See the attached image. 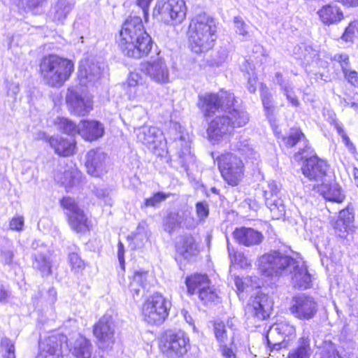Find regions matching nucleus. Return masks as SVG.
I'll return each instance as SVG.
<instances>
[{
	"instance_id": "24",
	"label": "nucleus",
	"mask_w": 358,
	"mask_h": 358,
	"mask_svg": "<svg viewBox=\"0 0 358 358\" xmlns=\"http://www.w3.org/2000/svg\"><path fill=\"white\" fill-rule=\"evenodd\" d=\"M81 179V173L73 166H69L64 171L58 170L55 175L57 183L64 186L67 192L77 186Z\"/></svg>"
},
{
	"instance_id": "43",
	"label": "nucleus",
	"mask_w": 358,
	"mask_h": 358,
	"mask_svg": "<svg viewBox=\"0 0 358 358\" xmlns=\"http://www.w3.org/2000/svg\"><path fill=\"white\" fill-rule=\"evenodd\" d=\"M234 148L241 152L242 155H245L248 157L252 155L253 152V148H252L249 140L243 136H241L234 144Z\"/></svg>"
},
{
	"instance_id": "5",
	"label": "nucleus",
	"mask_w": 358,
	"mask_h": 358,
	"mask_svg": "<svg viewBox=\"0 0 358 358\" xmlns=\"http://www.w3.org/2000/svg\"><path fill=\"white\" fill-rule=\"evenodd\" d=\"M171 301L159 292L153 294L143 305L142 315L150 324L161 325L169 316Z\"/></svg>"
},
{
	"instance_id": "51",
	"label": "nucleus",
	"mask_w": 358,
	"mask_h": 358,
	"mask_svg": "<svg viewBox=\"0 0 358 358\" xmlns=\"http://www.w3.org/2000/svg\"><path fill=\"white\" fill-rule=\"evenodd\" d=\"M280 187L278 184L274 181H270L268 182L266 187L264 189V196L265 201H267V198H275L279 197L278 194L280 193Z\"/></svg>"
},
{
	"instance_id": "45",
	"label": "nucleus",
	"mask_w": 358,
	"mask_h": 358,
	"mask_svg": "<svg viewBox=\"0 0 358 358\" xmlns=\"http://www.w3.org/2000/svg\"><path fill=\"white\" fill-rule=\"evenodd\" d=\"M134 243L136 244L135 248H141L144 243L146 242L148 239V231L144 227V226L138 225L136 229V231L134 234L133 238Z\"/></svg>"
},
{
	"instance_id": "22",
	"label": "nucleus",
	"mask_w": 358,
	"mask_h": 358,
	"mask_svg": "<svg viewBox=\"0 0 358 358\" xmlns=\"http://www.w3.org/2000/svg\"><path fill=\"white\" fill-rule=\"evenodd\" d=\"M66 101L71 109L78 115H85L92 108L91 99L83 97L73 88L68 90Z\"/></svg>"
},
{
	"instance_id": "11",
	"label": "nucleus",
	"mask_w": 358,
	"mask_h": 358,
	"mask_svg": "<svg viewBox=\"0 0 358 358\" xmlns=\"http://www.w3.org/2000/svg\"><path fill=\"white\" fill-rule=\"evenodd\" d=\"M289 310L299 320H310L317 313L318 305L313 297L303 294H298L292 298Z\"/></svg>"
},
{
	"instance_id": "34",
	"label": "nucleus",
	"mask_w": 358,
	"mask_h": 358,
	"mask_svg": "<svg viewBox=\"0 0 358 358\" xmlns=\"http://www.w3.org/2000/svg\"><path fill=\"white\" fill-rule=\"evenodd\" d=\"M178 252L185 259L195 255L198 252V246L194 237L186 235L182 238L180 244L176 245Z\"/></svg>"
},
{
	"instance_id": "56",
	"label": "nucleus",
	"mask_w": 358,
	"mask_h": 358,
	"mask_svg": "<svg viewBox=\"0 0 358 358\" xmlns=\"http://www.w3.org/2000/svg\"><path fill=\"white\" fill-rule=\"evenodd\" d=\"M1 345L6 350L4 358H15L14 343L8 338L1 339Z\"/></svg>"
},
{
	"instance_id": "64",
	"label": "nucleus",
	"mask_w": 358,
	"mask_h": 358,
	"mask_svg": "<svg viewBox=\"0 0 358 358\" xmlns=\"http://www.w3.org/2000/svg\"><path fill=\"white\" fill-rule=\"evenodd\" d=\"M24 225V217L22 216L13 217L10 222V229L21 231Z\"/></svg>"
},
{
	"instance_id": "55",
	"label": "nucleus",
	"mask_w": 358,
	"mask_h": 358,
	"mask_svg": "<svg viewBox=\"0 0 358 358\" xmlns=\"http://www.w3.org/2000/svg\"><path fill=\"white\" fill-rule=\"evenodd\" d=\"M148 271H143V270H138V271H134L131 279L135 280L137 282V284L138 283L140 284L145 289H146L148 287Z\"/></svg>"
},
{
	"instance_id": "27",
	"label": "nucleus",
	"mask_w": 358,
	"mask_h": 358,
	"mask_svg": "<svg viewBox=\"0 0 358 358\" xmlns=\"http://www.w3.org/2000/svg\"><path fill=\"white\" fill-rule=\"evenodd\" d=\"M317 14L320 20L326 25L339 22L343 18L341 8L336 4H327L318 10Z\"/></svg>"
},
{
	"instance_id": "42",
	"label": "nucleus",
	"mask_w": 358,
	"mask_h": 358,
	"mask_svg": "<svg viewBox=\"0 0 358 358\" xmlns=\"http://www.w3.org/2000/svg\"><path fill=\"white\" fill-rule=\"evenodd\" d=\"M327 188V185L322 183L318 190L323 194L326 199L337 203H341L343 201L345 196L341 193L339 188H337L336 186L330 187L328 188V191L325 192L324 189Z\"/></svg>"
},
{
	"instance_id": "57",
	"label": "nucleus",
	"mask_w": 358,
	"mask_h": 358,
	"mask_svg": "<svg viewBox=\"0 0 358 358\" xmlns=\"http://www.w3.org/2000/svg\"><path fill=\"white\" fill-rule=\"evenodd\" d=\"M167 197V194L162 192H157L152 196L145 199V206L147 207H155L162 201H164Z\"/></svg>"
},
{
	"instance_id": "36",
	"label": "nucleus",
	"mask_w": 358,
	"mask_h": 358,
	"mask_svg": "<svg viewBox=\"0 0 358 358\" xmlns=\"http://www.w3.org/2000/svg\"><path fill=\"white\" fill-rule=\"evenodd\" d=\"M68 217L69 223L73 230L76 232H84L89 230L88 220L83 210L69 214Z\"/></svg>"
},
{
	"instance_id": "33",
	"label": "nucleus",
	"mask_w": 358,
	"mask_h": 358,
	"mask_svg": "<svg viewBox=\"0 0 358 358\" xmlns=\"http://www.w3.org/2000/svg\"><path fill=\"white\" fill-rule=\"evenodd\" d=\"M294 54L296 59L303 61L306 64H313L316 62L319 57L317 50L306 44L296 46L294 49Z\"/></svg>"
},
{
	"instance_id": "7",
	"label": "nucleus",
	"mask_w": 358,
	"mask_h": 358,
	"mask_svg": "<svg viewBox=\"0 0 358 358\" xmlns=\"http://www.w3.org/2000/svg\"><path fill=\"white\" fill-rule=\"evenodd\" d=\"M296 336L294 326L286 320L278 321L270 327L265 336L268 348L271 352L285 348L287 341Z\"/></svg>"
},
{
	"instance_id": "37",
	"label": "nucleus",
	"mask_w": 358,
	"mask_h": 358,
	"mask_svg": "<svg viewBox=\"0 0 358 358\" xmlns=\"http://www.w3.org/2000/svg\"><path fill=\"white\" fill-rule=\"evenodd\" d=\"M176 146L180 147V150L178 151V155L180 160V163L182 166L185 169V170H187L188 164L187 162L189 160L192 159V156L191 155L190 152V143L188 139L183 136H180V138L175 141Z\"/></svg>"
},
{
	"instance_id": "53",
	"label": "nucleus",
	"mask_w": 358,
	"mask_h": 358,
	"mask_svg": "<svg viewBox=\"0 0 358 358\" xmlns=\"http://www.w3.org/2000/svg\"><path fill=\"white\" fill-rule=\"evenodd\" d=\"M333 60L338 62L342 69L343 73L350 69L349 56L346 53L336 54L333 57Z\"/></svg>"
},
{
	"instance_id": "38",
	"label": "nucleus",
	"mask_w": 358,
	"mask_h": 358,
	"mask_svg": "<svg viewBox=\"0 0 358 358\" xmlns=\"http://www.w3.org/2000/svg\"><path fill=\"white\" fill-rule=\"evenodd\" d=\"M265 203L273 219L279 220L285 215V206L280 197L267 198Z\"/></svg>"
},
{
	"instance_id": "32",
	"label": "nucleus",
	"mask_w": 358,
	"mask_h": 358,
	"mask_svg": "<svg viewBox=\"0 0 358 358\" xmlns=\"http://www.w3.org/2000/svg\"><path fill=\"white\" fill-rule=\"evenodd\" d=\"M187 291L190 294H199L208 284H210L208 277L206 274H194L187 277L185 280Z\"/></svg>"
},
{
	"instance_id": "25",
	"label": "nucleus",
	"mask_w": 358,
	"mask_h": 358,
	"mask_svg": "<svg viewBox=\"0 0 358 358\" xmlns=\"http://www.w3.org/2000/svg\"><path fill=\"white\" fill-rule=\"evenodd\" d=\"M282 141L287 147L292 148L297 143H302L303 148H299V150L294 155L296 159H303L306 157L305 152L309 149L308 145L307 139L302 131L297 128H292L287 136L282 138Z\"/></svg>"
},
{
	"instance_id": "31",
	"label": "nucleus",
	"mask_w": 358,
	"mask_h": 358,
	"mask_svg": "<svg viewBox=\"0 0 358 358\" xmlns=\"http://www.w3.org/2000/svg\"><path fill=\"white\" fill-rule=\"evenodd\" d=\"M312 354L309 335L303 333L298 341V346L289 352L288 358H310Z\"/></svg>"
},
{
	"instance_id": "26",
	"label": "nucleus",
	"mask_w": 358,
	"mask_h": 358,
	"mask_svg": "<svg viewBox=\"0 0 358 358\" xmlns=\"http://www.w3.org/2000/svg\"><path fill=\"white\" fill-rule=\"evenodd\" d=\"M78 130L79 135L89 141L96 140L104 134L103 125L96 120L81 121L78 124Z\"/></svg>"
},
{
	"instance_id": "10",
	"label": "nucleus",
	"mask_w": 358,
	"mask_h": 358,
	"mask_svg": "<svg viewBox=\"0 0 358 358\" xmlns=\"http://www.w3.org/2000/svg\"><path fill=\"white\" fill-rule=\"evenodd\" d=\"M41 354L38 358H64L68 352L69 344L66 335L55 333L46 338L39 344Z\"/></svg>"
},
{
	"instance_id": "8",
	"label": "nucleus",
	"mask_w": 358,
	"mask_h": 358,
	"mask_svg": "<svg viewBox=\"0 0 358 358\" xmlns=\"http://www.w3.org/2000/svg\"><path fill=\"white\" fill-rule=\"evenodd\" d=\"M218 168L228 184L236 186L243 177L244 165L242 160L231 152L222 154L217 157Z\"/></svg>"
},
{
	"instance_id": "49",
	"label": "nucleus",
	"mask_w": 358,
	"mask_h": 358,
	"mask_svg": "<svg viewBox=\"0 0 358 358\" xmlns=\"http://www.w3.org/2000/svg\"><path fill=\"white\" fill-rule=\"evenodd\" d=\"M352 227L341 221V220H337L334 225V229L335 231V234L342 238H346L349 231L352 230Z\"/></svg>"
},
{
	"instance_id": "40",
	"label": "nucleus",
	"mask_w": 358,
	"mask_h": 358,
	"mask_svg": "<svg viewBox=\"0 0 358 358\" xmlns=\"http://www.w3.org/2000/svg\"><path fill=\"white\" fill-rule=\"evenodd\" d=\"M55 124L57 129L64 134L70 136L79 134L78 124L76 125L73 121L67 118L57 117L55 120Z\"/></svg>"
},
{
	"instance_id": "6",
	"label": "nucleus",
	"mask_w": 358,
	"mask_h": 358,
	"mask_svg": "<svg viewBox=\"0 0 358 358\" xmlns=\"http://www.w3.org/2000/svg\"><path fill=\"white\" fill-rule=\"evenodd\" d=\"M186 11L183 0H157L152 16L157 20L167 24H178L185 18Z\"/></svg>"
},
{
	"instance_id": "47",
	"label": "nucleus",
	"mask_w": 358,
	"mask_h": 358,
	"mask_svg": "<svg viewBox=\"0 0 358 358\" xmlns=\"http://www.w3.org/2000/svg\"><path fill=\"white\" fill-rule=\"evenodd\" d=\"M62 206L66 210L67 216L69 214L75 213L77 211L80 210L81 209L78 207L77 203L74 200V199L71 197H64L60 201Z\"/></svg>"
},
{
	"instance_id": "12",
	"label": "nucleus",
	"mask_w": 358,
	"mask_h": 358,
	"mask_svg": "<svg viewBox=\"0 0 358 358\" xmlns=\"http://www.w3.org/2000/svg\"><path fill=\"white\" fill-rule=\"evenodd\" d=\"M139 69L157 84L164 85L170 81L168 66L164 59L159 55L155 59L141 63Z\"/></svg>"
},
{
	"instance_id": "35",
	"label": "nucleus",
	"mask_w": 358,
	"mask_h": 358,
	"mask_svg": "<svg viewBox=\"0 0 358 358\" xmlns=\"http://www.w3.org/2000/svg\"><path fill=\"white\" fill-rule=\"evenodd\" d=\"M78 72L81 78H85L88 82H94L100 78L102 71L98 63L92 62L80 65Z\"/></svg>"
},
{
	"instance_id": "17",
	"label": "nucleus",
	"mask_w": 358,
	"mask_h": 358,
	"mask_svg": "<svg viewBox=\"0 0 358 358\" xmlns=\"http://www.w3.org/2000/svg\"><path fill=\"white\" fill-rule=\"evenodd\" d=\"M234 129L230 121L224 113L217 115L209 124L207 134L213 143L219 142L222 138L232 134Z\"/></svg>"
},
{
	"instance_id": "19",
	"label": "nucleus",
	"mask_w": 358,
	"mask_h": 358,
	"mask_svg": "<svg viewBox=\"0 0 358 358\" xmlns=\"http://www.w3.org/2000/svg\"><path fill=\"white\" fill-rule=\"evenodd\" d=\"M228 94L220 96L217 94H205L199 96V106L204 111L206 115H211L217 113H223L227 106Z\"/></svg>"
},
{
	"instance_id": "29",
	"label": "nucleus",
	"mask_w": 358,
	"mask_h": 358,
	"mask_svg": "<svg viewBox=\"0 0 358 358\" xmlns=\"http://www.w3.org/2000/svg\"><path fill=\"white\" fill-rule=\"evenodd\" d=\"M50 145L55 150V153L60 156L67 157L73 154L76 143L73 140L69 141L62 137H50L48 139Z\"/></svg>"
},
{
	"instance_id": "21",
	"label": "nucleus",
	"mask_w": 358,
	"mask_h": 358,
	"mask_svg": "<svg viewBox=\"0 0 358 358\" xmlns=\"http://www.w3.org/2000/svg\"><path fill=\"white\" fill-rule=\"evenodd\" d=\"M136 136L150 150H155L161 143L162 132L155 127L143 126L136 130Z\"/></svg>"
},
{
	"instance_id": "60",
	"label": "nucleus",
	"mask_w": 358,
	"mask_h": 358,
	"mask_svg": "<svg viewBox=\"0 0 358 358\" xmlns=\"http://www.w3.org/2000/svg\"><path fill=\"white\" fill-rule=\"evenodd\" d=\"M356 27L352 23H350L345 29L341 38L345 42H352L355 37Z\"/></svg>"
},
{
	"instance_id": "14",
	"label": "nucleus",
	"mask_w": 358,
	"mask_h": 358,
	"mask_svg": "<svg viewBox=\"0 0 358 358\" xmlns=\"http://www.w3.org/2000/svg\"><path fill=\"white\" fill-rule=\"evenodd\" d=\"M227 101V106L223 113L230 121L233 129L246 125L250 120V115L244 108L238 106L234 94L229 93Z\"/></svg>"
},
{
	"instance_id": "39",
	"label": "nucleus",
	"mask_w": 358,
	"mask_h": 358,
	"mask_svg": "<svg viewBox=\"0 0 358 358\" xmlns=\"http://www.w3.org/2000/svg\"><path fill=\"white\" fill-rule=\"evenodd\" d=\"M242 71L245 73V78L248 80V90L250 93H255L257 90V77L253 65L245 61L242 66Z\"/></svg>"
},
{
	"instance_id": "16",
	"label": "nucleus",
	"mask_w": 358,
	"mask_h": 358,
	"mask_svg": "<svg viewBox=\"0 0 358 358\" xmlns=\"http://www.w3.org/2000/svg\"><path fill=\"white\" fill-rule=\"evenodd\" d=\"M306 157L301 168L303 174L310 180H315L324 183L323 180L327 174L328 164L326 161L320 159L315 155Z\"/></svg>"
},
{
	"instance_id": "18",
	"label": "nucleus",
	"mask_w": 358,
	"mask_h": 358,
	"mask_svg": "<svg viewBox=\"0 0 358 358\" xmlns=\"http://www.w3.org/2000/svg\"><path fill=\"white\" fill-rule=\"evenodd\" d=\"M115 325L110 315H103L94 327V334L101 348H107L113 343Z\"/></svg>"
},
{
	"instance_id": "52",
	"label": "nucleus",
	"mask_w": 358,
	"mask_h": 358,
	"mask_svg": "<svg viewBox=\"0 0 358 358\" xmlns=\"http://www.w3.org/2000/svg\"><path fill=\"white\" fill-rule=\"evenodd\" d=\"M234 23L236 34L245 38L249 37L248 27L241 17H234Z\"/></svg>"
},
{
	"instance_id": "44",
	"label": "nucleus",
	"mask_w": 358,
	"mask_h": 358,
	"mask_svg": "<svg viewBox=\"0 0 358 358\" xmlns=\"http://www.w3.org/2000/svg\"><path fill=\"white\" fill-rule=\"evenodd\" d=\"M198 294L199 299L205 303L215 301L217 298L215 289L213 286H210V284H208V286L202 289Z\"/></svg>"
},
{
	"instance_id": "50",
	"label": "nucleus",
	"mask_w": 358,
	"mask_h": 358,
	"mask_svg": "<svg viewBox=\"0 0 358 358\" xmlns=\"http://www.w3.org/2000/svg\"><path fill=\"white\" fill-rule=\"evenodd\" d=\"M236 347L234 345V338H232L231 341L228 345L227 343L220 345V350L222 356L224 358H236Z\"/></svg>"
},
{
	"instance_id": "46",
	"label": "nucleus",
	"mask_w": 358,
	"mask_h": 358,
	"mask_svg": "<svg viewBox=\"0 0 358 358\" xmlns=\"http://www.w3.org/2000/svg\"><path fill=\"white\" fill-rule=\"evenodd\" d=\"M69 262L71 266L72 271L78 273L84 269L85 263L80 256L76 252H71L69 255Z\"/></svg>"
},
{
	"instance_id": "59",
	"label": "nucleus",
	"mask_w": 358,
	"mask_h": 358,
	"mask_svg": "<svg viewBox=\"0 0 358 358\" xmlns=\"http://www.w3.org/2000/svg\"><path fill=\"white\" fill-rule=\"evenodd\" d=\"M261 96L262 103L264 105V108L268 112L272 110L273 105L271 94L269 93L267 90H262Z\"/></svg>"
},
{
	"instance_id": "23",
	"label": "nucleus",
	"mask_w": 358,
	"mask_h": 358,
	"mask_svg": "<svg viewBox=\"0 0 358 358\" xmlns=\"http://www.w3.org/2000/svg\"><path fill=\"white\" fill-rule=\"evenodd\" d=\"M235 241L243 245L250 247L259 245L263 241V235L252 228H236L232 233Z\"/></svg>"
},
{
	"instance_id": "2",
	"label": "nucleus",
	"mask_w": 358,
	"mask_h": 358,
	"mask_svg": "<svg viewBox=\"0 0 358 358\" xmlns=\"http://www.w3.org/2000/svg\"><path fill=\"white\" fill-rule=\"evenodd\" d=\"M118 47L129 57L141 59L152 48V40L146 32L139 16L130 15L122 24L117 38Z\"/></svg>"
},
{
	"instance_id": "9",
	"label": "nucleus",
	"mask_w": 358,
	"mask_h": 358,
	"mask_svg": "<svg viewBox=\"0 0 358 358\" xmlns=\"http://www.w3.org/2000/svg\"><path fill=\"white\" fill-rule=\"evenodd\" d=\"M189 338L183 331L167 332L162 337L160 350L163 354L171 358L183 356L187 352Z\"/></svg>"
},
{
	"instance_id": "1",
	"label": "nucleus",
	"mask_w": 358,
	"mask_h": 358,
	"mask_svg": "<svg viewBox=\"0 0 358 358\" xmlns=\"http://www.w3.org/2000/svg\"><path fill=\"white\" fill-rule=\"evenodd\" d=\"M259 270L268 277L290 275L293 286L299 289H307L311 283V276L304 262L280 250L262 255L259 260Z\"/></svg>"
},
{
	"instance_id": "54",
	"label": "nucleus",
	"mask_w": 358,
	"mask_h": 358,
	"mask_svg": "<svg viewBox=\"0 0 358 358\" xmlns=\"http://www.w3.org/2000/svg\"><path fill=\"white\" fill-rule=\"evenodd\" d=\"M337 220H341V222H345L353 227L354 222V211L352 208L349 207L343 209L339 212V215Z\"/></svg>"
},
{
	"instance_id": "61",
	"label": "nucleus",
	"mask_w": 358,
	"mask_h": 358,
	"mask_svg": "<svg viewBox=\"0 0 358 358\" xmlns=\"http://www.w3.org/2000/svg\"><path fill=\"white\" fill-rule=\"evenodd\" d=\"M129 87H136L143 83V78L138 72L131 73L127 79Z\"/></svg>"
},
{
	"instance_id": "13",
	"label": "nucleus",
	"mask_w": 358,
	"mask_h": 358,
	"mask_svg": "<svg viewBox=\"0 0 358 358\" xmlns=\"http://www.w3.org/2000/svg\"><path fill=\"white\" fill-rule=\"evenodd\" d=\"M273 308L271 298L264 294H258L245 308L248 320L262 321L269 317Z\"/></svg>"
},
{
	"instance_id": "4",
	"label": "nucleus",
	"mask_w": 358,
	"mask_h": 358,
	"mask_svg": "<svg viewBox=\"0 0 358 358\" xmlns=\"http://www.w3.org/2000/svg\"><path fill=\"white\" fill-rule=\"evenodd\" d=\"M74 71L73 62L57 55H48L41 60L39 71L43 82L52 87H61Z\"/></svg>"
},
{
	"instance_id": "63",
	"label": "nucleus",
	"mask_w": 358,
	"mask_h": 358,
	"mask_svg": "<svg viewBox=\"0 0 358 358\" xmlns=\"http://www.w3.org/2000/svg\"><path fill=\"white\" fill-rule=\"evenodd\" d=\"M227 250L229 252V256L234 263H239L241 261V259L243 257V255L240 252H237L235 251L234 248L231 247V244L229 243V240L227 239Z\"/></svg>"
},
{
	"instance_id": "58",
	"label": "nucleus",
	"mask_w": 358,
	"mask_h": 358,
	"mask_svg": "<svg viewBox=\"0 0 358 358\" xmlns=\"http://www.w3.org/2000/svg\"><path fill=\"white\" fill-rule=\"evenodd\" d=\"M196 211L201 220L206 219L209 215V207L206 201H199L196 203Z\"/></svg>"
},
{
	"instance_id": "30",
	"label": "nucleus",
	"mask_w": 358,
	"mask_h": 358,
	"mask_svg": "<svg viewBox=\"0 0 358 358\" xmlns=\"http://www.w3.org/2000/svg\"><path fill=\"white\" fill-rule=\"evenodd\" d=\"M32 267L39 271L42 277L52 275V261L47 255L41 252H36L32 255Z\"/></svg>"
},
{
	"instance_id": "28",
	"label": "nucleus",
	"mask_w": 358,
	"mask_h": 358,
	"mask_svg": "<svg viewBox=\"0 0 358 358\" xmlns=\"http://www.w3.org/2000/svg\"><path fill=\"white\" fill-rule=\"evenodd\" d=\"M92 349L90 341L78 335L73 343L69 345L68 352H71L76 358H90Z\"/></svg>"
},
{
	"instance_id": "62",
	"label": "nucleus",
	"mask_w": 358,
	"mask_h": 358,
	"mask_svg": "<svg viewBox=\"0 0 358 358\" xmlns=\"http://www.w3.org/2000/svg\"><path fill=\"white\" fill-rule=\"evenodd\" d=\"M345 78L351 85L358 87V73L354 70L349 69L345 73H343Z\"/></svg>"
},
{
	"instance_id": "48",
	"label": "nucleus",
	"mask_w": 358,
	"mask_h": 358,
	"mask_svg": "<svg viewBox=\"0 0 358 358\" xmlns=\"http://www.w3.org/2000/svg\"><path fill=\"white\" fill-rule=\"evenodd\" d=\"M214 332L217 341L220 343V345L227 343V331L222 322L215 323Z\"/></svg>"
},
{
	"instance_id": "15",
	"label": "nucleus",
	"mask_w": 358,
	"mask_h": 358,
	"mask_svg": "<svg viewBox=\"0 0 358 358\" xmlns=\"http://www.w3.org/2000/svg\"><path fill=\"white\" fill-rule=\"evenodd\" d=\"M196 225V223L193 216L187 210L170 212L164 219V229L170 234L182 227L192 229Z\"/></svg>"
},
{
	"instance_id": "41",
	"label": "nucleus",
	"mask_w": 358,
	"mask_h": 358,
	"mask_svg": "<svg viewBox=\"0 0 358 358\" xmlns=\"http://www.w3.org/2000/svg\"><path fill=\"white\" fill-rule=\"evenodd\" d=\"M74 7V3L67 0H59L55 6V18L63 21Z\"/></svg>"
},
{
	"instance_id": "3",
	"label": "nucleus",
	"mask_w": 358,
	"mask_h": 358,
	"mask_svg": "<svg viewBox=\"0 0 358 358\" xmlns=\"http://www.w3.org/2000/svg\"><path fill=\"white\" fill-rule=\"evenodd\" d=\"M217 29L214 18L206 13L196 15L189 24V44L191 50L200 54L212 49L217 39Z\"/></svg>"
},
{
	"instance_id": "20",
	"label": "nucleus",
	"mask_w": 358,
	"mask_h": 358,
	"mask_svg": "<svg viewBox=\"0 0 358 358\" xmlns=\"http://www.w3.org/2000/svg\"><path fill=\"white\" fill-rule=\"evenodd\" d=\"M106 155L101 150H91L86 155L85 166L87 173L94 177H99L106 169Z\"/></svg>"
}]
</instances>
